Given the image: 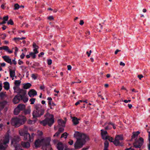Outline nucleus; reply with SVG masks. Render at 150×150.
Wrapping results in <instances>:
<instances>
[{"mask_svg":"<svg viewBox=\"0 0 150 150\" xmlns=\"http://www.w3.org/2000/svg\"><path fill=\"white\" fill-rule=\"evenodd\" d=\"M6 103H7L6 101H4L0 103V111L3 109Z\"/></svg>","mask_w":150,"mask_h":150,"instance_id":"b1692460","label":"nucleus"},{"mask_svg":"<svg viewBox=\"0 0 150 150\" xmlns=\"http://www.w3.org/2000/svg\"><path fill=\"white\" fill-rule=\"evenodd\" d=\"M0 65L2 67H5L6 66V63L4 62H3L0 63Z\"/></svg>","mask_w":150,"mask_h":150,"instance_id":"bf43d9fd","label":"nucleus"},{"mask_svg":"<svg viewBox=\"0 0 150 150\" xmlns=\"http://www.w3.org/2000/svg\"><path fill=\"white\" fill-rule=\"evenodd\" d=\"M91 50H90L89 52H88L87 51L86 52V53L88 54V57H89L91 54Z\"/></svg>","mask_w":150,"mask_h":150,"instance_id":"680f3d73","label":"nucleus"},{"mask_svg":"<svg viewBox=\"0 0 150 150\" xmlns=\"http://www.w3.org/2000/svg\"><path fill=\"white\" fill-rule=\"evenodd\" d=\"M20 67L22 70H23L24 69H25L27 67L24 66H21Z\"/></svg>","mask_w":150,"mask_h":150,"instance_id":"8fccbe9b","label":"nucleus"},{"mask_svg":"<svg viewBox=\"0 0 150 150\" xmlns=\"http://www.w3.org/2000/svg\"><path fill=\"white\" fill-rule=\"evenodd\" d=\"M88 139H80L78 138L76 143L74 144V147L75 149L80 148L82 147L84 144L86 140Z\"/></svg>","mask_w":150,"mask_h":150,"instance_id":"1a4fd4ad","label":"nucleus"},{"mask_svg":"<svg viewBox=\"0 0 150 150\" xmlns=\"http://www.w3.org/2000/svg\"><path fill=\"white\" fill-rule=\"evenodd\" d=\"M123 101L124 102L126 103H128V102H131V100H123Z\"/></svg>","mask_w":150,"mask_h":150,"instance_id":"052dcab7","label":"nucleus"},{"mask_svg":"<svg viewBox=\"0 0 150 150\" xmlns=\"http://www.w3.org/2000/svg\"><path fill=\"white\" fill-rule=\"evenodd\" d=\"M83 23H84V22L83 20L80 21V23H79V24L80 25H83Z\"/></svg>","mask_w":150,"mask_h":150,"instance_id":"69168bd1","label":"nucleus"},{"mask_svg":"<svg viewBox=\"0 0 150 150\" xmlns=\"http://www.w3.org/2000/svg\"><path fill=\"white\" fill-rule=\"evenodd\" d=\"M15 58H14V59H13L12 60V64H13L15 65H16L17 64V62L15 60Z\"/></svg>","mask_w":150,"mask_h":150,"instance_id":"37998d69","label":"nucleus"},{"mask_svg":"<svg viewBox=\"0 0 150 150\" xmlns=\"http://www.w3.org/2000/svg\"><path fill=\"white\" fill-rule=\"evenodd\" d=\"M8 16H6L3 17L4 20L6 21H8Z\"/></svg>","mask_w":150,"mask_h":150,"instance_id":"79ce46f5","label":"nucleus"},{"mask_svg":"<svg viewBox=\"0 0 150 150\" xmlns=\"http://www.w3.org/2000/svg\"><path fill=\"white\" fill-rule=\"evenodd\" d=\"M19 132L21 136L24 137V140H28L30 142L33 141L34 134H32L31 136L30 134L27 132L26 127H24L23 129H20L19 131Z\"/></svg>","mask_w":150,"mask_h":150,"instance_id":"20e7f679","label":"nucleus"},{"mask_svg":"<svg viewBox=\"0 0 150 150\" xmlns=\"http://www.w3.org/2000/svg\"><path fill=\"white\" fill-rule=\"evenodd\" d=\"M74 137H76L77 139L79 138L80 139H88V137L85 134L80 133L78 132H76L74 135Z\"/></svg>","mask_w":150,"mask_h":150,"instance_id":"9b49d317","label":"nucleus"},{"mask_svg":"<svg viewBox=\"0 0 150 150\" xmlns=\"http://www.w3.org/2000/svg\"><path fill=\"white\" fill-rule=\"evenodd\" d=\"M138 77L139 78V79L141 80V78L143 77V76L142 75H139L138 76Z\"/></svg>","mask_w":150,"mask_h":150,"instance_id":"6e6d98bb","label":"nucleus"},{"mask_svg":"<svg viewBox=\"0 0 150 150\" xmlns=\"http://www.w3.org/2000/svg\"><path fill=\"white\" fill-rule=\"evenodd\" d=\"M20 141V138L18 137H15L11 142V145L15 148V150H23L21 149L20 145L18 143Z\"/></svg>","mask_w":150,"mask_h":150,"instance_id":"6e6552de","label":"nucleus"},{"mask_svg":"<svg viewBox=\"0 0 150 150\" xmlns=\"http://www.w3.org/2000/svg\"><path fill=\"white\" fill-rule=\"evenodd\" d=\"M21 83V81L20 80H16L15 81L14 84L15 86H19L20 83Z\"/></svg>","mask_w":150,"mask_h":150,"instance_id":"7c9ffc66","label":"nucleus"},{"mask_svg":"<svg viewBox=\"0 0 150 150\" xmlns=\"http://www.w3.org/2000/svg\"><path fill=\"white\" fill-rule=\"evenodd\" d=\"M23 85V88L25 89H28L31 86V84L29 83H24Z\"/></svg>","mask_w":150,"mask_h":150,"instance_id":"5701e85b","label":"nucleus"},{"mask_svg":"<svg viewBox=\"0 0 150 150\" xmlns=\"http://www.w3.org/2000/svg\"><path fill=\"white\" fill-rule=\"evenodd\" d=\"M139 133L140 132L139 131L134 132L132 137V139H134L135 141L133 144V146L136 148H140L144 143V139L142 137H139L138 140L137 139L138 135Z\"/></svg>","mask_w":150,"mask_h":150,"instance_id":"f03ea898","label":"nucleus"},{"mask_svg":"<svg viewBox=\"0 0 150 150\" xmlns=\"http://www.w3.org/2000/svg\"><path fill=\"white\" fill-rule=\"evenodd\" d=\"M7 24L8 25H13V22L12 20L11 19L8 22Z\"/></svg>","mask_w":150,"mask_h":150,"instance_id":"e433bc0d","label":"nucleus"},{"mask_svg":"<svg viewBox=\"0 0 150 150\" xmlns=\"http://www.w3.org/2000/svg\"><path fill=\"white\" fill-rule=\"evenodd\" d=\"M123 135L122 134L116 135L114 141L113 140L112 142L113 144L116 146H121L123 145L122 140H123Z\"/></svg>","mask_w":150,"mask_h":150,"instance_id":"0eeeda50","label":"nucleus"},{"mask_svg":"<svg viewBox=\"0 0 150 150\" xmlns=\"http://www.w3.org/2000/svg\"><path fill=\"white\" fill-rule=\"evenodd\" d=\"M31 77L33 79L35 80L36 79L37 76L34 74H33L31 75Z\"/></svg>","mask_w":150,"mask_h":150,"instance_id":"58836bf2","label":"nucleus"},{"mask_svg":"<svg viewBox=\"0 0 150 150\" xmlns=\"http://www.w3.org/2000/svg\"><path fill=\"white\" fill-rule=\"evenodd\" d=\"M82 100H79V101H77L75 103V105H77L78 104H79L80 103L82 102Z\"/></svg>","mask_w":150,"mask_h":150,"instance_id":"49530a36","label":"nucleus"},{"mask_svg":"<svg viewBox=\"0 0 150 150\" xmlns=\"http://www.w3.org/2000/svg\"><path fill=\"white\" fill-rule=\"evenodd\" d=\"M13 89L14 90V92L18 93L19 91L20 88L19 86H15L13 87Z\"/></svg>","mask_w":150,"mask_h":150,"instance_id":"bb28decb","label":"nucleus"},{"mask_svg":"<svg viewBox=\"0 0 150 150\" xmlns=\"http://www.w3.org/2000/svg\"><path fill=\"white\" fill-rule=\"evenodd\" d=\"M10 72V77L12 78V79L13 80L14 79V77H16V76L15 75V71L14 70H12L11 69H9Z\"/></svg>","mask_w":150,"mask_h":150,"instance_id":"f3484780","label":"nucleus"},{"mask_svg":"<svg viewBox=\"0 0 150 150\" xmlns=\"http://www.w3.org/2000/svg\"><path fill=\"white\" fill-rule=\"evenodd\" d=\"M47 19L50 20H54V18H53V16H49V17H48L47 18Z\"/></svg>","mask_w":150,"mask_h":150,"instance_id":"09e8293b","label":"nucleus"},{"mask_svg":"<svg viewBox=\"0 0 150 150\" xmlns=\"http://www.w3.org/2000/svg\"><path fill=\"white\" fill-rule=\"evenodd\" d=\"M17 107L21 111L23 110L25 108V105L24 104H19Z\"/></svg>","mask_w":150,"mask_h":150,"instance_id":"cd10ccee","label":"nucleus"},{"mask_svg":"<svg viewBox=\"0 0 150 150\" xmlns=\"http://www.w3.org/2000/svg\"><path fill=\"white\" fill-rule=\"evenodd\" d=\"M31 109L29 107L27 109H26L24 111V113L25 115L29 114L31 112Z\"/></svg>","mask_w":150,"mask_h":150,"instance_id":"c85d7f7f","label":"nucleus"},{"mask_svg":"<svg viewBox=\"0 0 150 150\" xmlns=\"http://www.w3.org/2000/svg\"><path fill=\"white\" fill-rule=\"evenodd\" d=\"M33 50L34 52H31L30 53V56L32 57L33 58H35L36 57L35 54H37L38 53V52L37 50L38 48V47L35 43L33 44Z\"/></svg>","mask_w":150,"mask_h":150,"instance_id":"f8f14e48","label":"nucleus"},{"mask_svg":"<svg viewBox=\"0 0 150 150\" xmlns=\"http://www.w3.org/2000/svg\"><path fill=\"white\" fill-rule=\"evenodd\" d=\"M110 122H109L108 123V125L107 126L105 127V128L106 129H110L111 128V127H110V125H111V124H109Z\"/></svg>","mask_w":150,"mask_h":150,"instance_id":"4c0bfd02","label":"nucleus"},{"mask_svg":"<svg viewBox=\"0 0 150 150\" xmlns=\"http://www.w3.org/2000/svg\"><path fill=\"white\" fill-rule=\"evenodd\" d=\"M4 60L7 63L11 65L12 64V60L10 57L7 55H5L2 57Z\"/></svg>","mask_w":150,"mask_h":150,"instance_id":"ddd939ff","label":"nucleus"},{"mask_svg":"<svg viewBox=\"0 0 150 150\" xmlns=\"http://www.w3.org/2000/svg\"><path fill=\"white\" fill-rule=\"evenodd\" d=\"M120 65L121 66H125V64L124 63H123L122 62H121L120 63Z\"/></svg>","mask_w":150,"mask_h":150,"instance_id":"774afa93","label":"nucleus"},{"mask_svg":"<svg viewBox=\"0 0 150 150\" xmlns=\"http://www.w3.org/2000/svg\"><path fill=\"white\" fill-rule=\"evenodd\" d=\"M5 93H0V97L3 98L5 96Z\"/></svg>","mask_w":150,"mask_h":150,"instance_id":"864d4df0","label":"nucleus"},{"mask_svg":"<svg viewBox=\"0 0 150 150\" xmlns=\"http://www.w3.org/2000/svg\"><path fill=\"white\" fill-rule=\"evenodd\" d=\"M68 134L67 133L65 132L62 134L61 138H64L65 139H66L67 138Z\"/></svg>","mask_w":150,"mask_h":150,"instance_id":"72a5a7b5","label":"nucleus"},{"mask_svg":"<svg viewBox=\"0 0 150 150\" xmlns=\"http://www.w3.org/2000/svg\"><path fill=\"white\" fill-rule=\"evenodd\" d=\"M57 147L59 150H62L64 149V146L62 143L59 142L57 144Z\"/></svg>","mask_w":150,"mask_h":150,"instance_id":"6ab92c4d","label":"nucleus"},{"mask_svg":"<svg viewBox=\"0 0 150 150\" xmlns=\"http://www.w3.org/2000/svg\"><path fill=\"white\" fill-rule=\"evenodd\" d=\"M109 124H111V125L112 126L113 128L114 129H115L116 128L114 124L111 122Z\"/></svg>","mask_w":150,"mask_h":150,"instance_id":"de8ad7c7","label":"nucleus"},{"mask_svg":"<svg viewBox=\"0 0 150 150\" xmlns=\"http://www.w3.org/2000/svg\"><path fill=\"white\" fill-rule=\"evenodd\" d=\"M20 100V95H18L14 97L13 100V102L14 104H16L18 103Z\"/></svg>","mask_w":150,"mask_h":150,"instance_id":"2eb2a0df","label":"nucleus"},{"mask_svg":"<svg viewBox=\"0 0 150 150\" xmlns=\"http://www.w3.org/2000/svg\"><path fill=\"white\" fill-rule=\"evenodd\" d=\"M40 88L41 90H43L45 88L44 85H42L40 86Z\"/></svg>","mask_w":150,"mask_h":150,"instance_id":"338daca9","label":"nucleus"},{"mask_svg":"<svg viewBox=\"0 0 150 150\" xmlns=\"http://www.w3.org/2000/svg\"><path fill=\"white\" fill-rule=\"evenodd\" d=\"M58 122L59 125L63 127H64L65 126V122L62 120L61 119H59L58 120Z\"/></svg>","mask_w":150,"mask_h":150,"instance_id":"aec40b11","label":"nucleus"},{"mask_svg":"<svg viewBox=\"0 0 150 150\" xmlns=\"http://www.w3.org/2000/svg\"><path fill=\"white\" fill-rule=\"evenodd\" d=\"M18 93L20 94V95H25V94L26 93V92L24 90L20 88Z\"/></svg>","mask_w":150,"mask_h":150,"instance_id":"a878e982","label":"nucleus"},{"mask_svg":"<svg viewBox=\"0 0 150 150\" xmlns=\"http://www.w3.org/2000/svg\"><path fill=\"white\" fill-rule=\"evenodd\" d=\"M23 26H25L26 27H28V25L25 22L23 24Z\"/></svg>","mask_w":150,"mask_h":150,"instance_id":"5fc2aeb1","label":"nucleus"},{"mask_svg":"<svg viewBox=\"0 0 150 150\" xmlns=\"http://www.w3.org/2000/svg\"><path fill=\"white\" fill-rule=\"evenodd\" d=\"M60 133L58 131L56 132L54 135V137H58Z\"/></svg>","mask_w":150,"mask_h":150,"instance_id":"3c124183","label":"nucleus"},{"mask_svg":"<svg viewBox=\"0 0 150 150\" xmlns=\"http://www.w3.org/2000/svg\"><path fill=\"white\" fill-rule=\"evenodd\" d=\"M67 69L68 70H70L71 69V67L70 65H68L67 66Z\"/></svg>","mask_w":150,"mask_h":150,"instance_id":"4d7b16f0","label":"nucleus"},{"mask_svg":"<svg viewBox=\"0 0 150 150\" xmlns=\"http://www.w3.org/2000/svg\"><path fill=\"white\" fill-rule=\"evenodd\" d=\"M37 94V92L34 89L30 90L28 93V95L30 97H33Z\"/></svg>","mask_w":150,"mask_h":150,"instance_id":"4468645a","label":"nucleus"},{"mask_svg":"<svg viewBox=\"0 0 150 150\" xmlns=\"http://www.w3.org/2000/svg\"><path fill=\"white\" fill-rule=\"evenodd\" d=\"M4 88L7 90H8L9 88V84L8 82H5L4 83Z\"/></svg>","mask_w":150,"mask_h":150,"instance_id":"393cba45","label":"nucleus"},{"mask_svg":"<svg viewBox=\"0 0 150 150\" xmlns=\"http://www.w3.org/2000/svg\"><path fill=\"white\" fill-rule=\"evenodd\" d=\"M21 145L23 148H28L30 147V144L28 142H22Z\"/></svg>","mask_w":150,"mask_h":150,"instance_id":"dca6fc26","label":"nucleus"},{"mask_svg":"<svg viewBox=\"0 0 150 150\" xmlns=\"http://www.w3.org/2000/svg\"><path fill=\"white\" fill-rule=\"evenodd\" d=\"M18 51V48L16 47L15 48V52H14L16 56L17 55V52Z\"/></svg>","mask_w":150,"mask_h":150,"instance_id":"a18cd8bd","label":"nucleus"},{"mask_svg":"<svg viewBox=\"0 0 150 150\" xmlns=\"http://www.w3.org/2000/svg\"><path fill=\"white\" fill-rule=\"evenodd\" d=\"M35 109L33 113V118L39 117L43 114L44 110L41 105H36Z\"/></svg>","mask_w":150,"mask_h":150,"instance_id":"423d86ee","label":"nucleus"},{"mask_svg":"<svg viewBox=\"0 0 150 150\" xmlns=\"http://www.w3.org/2000/svg\"><path fill=\"white\" fill-rule=\"evenodd\" d=\"M18 63L19 65H21L22 64L23 62L20 59H19L18 60Z\"/></svg>","mask_w":150,"mask_h":150,"instance_id":"c03bdc74","label":"nucleus"},{"mask_svg":"<svg viewBox=\"0 0 150 150\" xmlns=\"http://www.w3.org/2000/svg\"><path fill=\"white\" fill-rule=\"evenodd\" d=\"M35 98H32L30 99L29 100L30 102V104H33L35 102Z\"/></svg>","mask_w":150,"mask_h":150,"instance_id":"f704fd0d","label":"nucleus"},{"mask_svg":"<svg viewBox=\"0 0 150 150\" xmlns=\"http://www.w3.org/2000/svg\"><path fill=\"white\" fill-rule=\"evenodd\" d=\"M3 50H5L9 54H11L13 52V51L12 50H10L9 47L6 46H3Z\"/></svg>","mask_w":150,"mask_h":150,"instance_id":"412c9836","label":"nucleus"},{"mask_svg":"<svg viewBox=\"0 0 150 150\" xmlns=\"http://www.w3.org/2000/svg\"><path fill=\"white\" fill-rule=\"evenodd\" d=\"M68 143L70 145H72L73 144V141L72 140H70L68 142Z\"/></svg>","mask_w":150,"mask_h":150,"instance_id":"603ef678","label":"nucleus"},{"mask_svg":"<svg viewBox=\"0 0 150 150\" xmlns=\"http://www.w3.org/2000/svg\"><path fill=\"white\" fill-rule=\"evenodd\" d=\"M26 120V118L24 116H22L19 117H15L11 120V123L16 127H18L24 124Z\"/></svg>","mask_w":150,"mask_h":150,"instance_id":"7ed1b4c3","label":"nucleus"},{"mask_svg":"<svg viewBox=\"0 0 150 150\" xmlns=\"http://www.w3.org/2000/svg\"><path fill=\"white\" fill-rule=\"evenodd\" d=\"M21 110L17 107L15 109L14 111V114L15 115H18L20 112Z\"/></svg>","mask_w":150,"mask_h":150,"instance_id":"c756f323","label":"nucleus"},{"mask_svg":"<svg viewBox=\"0 0 150 150\" xmlns=\"http://www.w3.org/2000/svg\"><path fill=\"white\" fill-rule=\"evenodd\" d=\"M104 149H107L109 146V143L108 142L106 141H105L104 143Z\"/></svg>","mask_w":150,"mask_h":150,"instance_id":"2f4dec72","label":"nucleus"},{"mask_svg":"<svg viewBox=\"0 0 150 150\" xmlns=\"http://www.w3.org/2000/svg\"><path fill=\"white\" fill-rule=\"evenodd\" d=\"M64 131V129L63 128H60L59 129L58 132L60 133L63 132Z\"/></svg>","mask_w":150,"mask_h":150,"instance_id":"a19ab883","label":"nucleus"},{"mask_svg":"<svg viewBox=\"0 0 150 150\" xmlns=\"http://www.w3.org/2000/svg\"><path fill=\"white\" fill-rule=\"evenodd\" d=\"M71 118L73 123L74 125H76L79 124V121L80 120L79 119H78L75 117H72Z\"/></svg>","mask_w":150,"mask_h":150,"instance_id":"a211bd4d","label":"nucleus"},{"mask_svg":"<svg viewBox=\"0 0 150 150\" xmlns=\"http://www.w3.org/2000/svg\"><path fill=\"white\" fill-rule=\"evenodd\" d=\"M101 135L102 138L104 140L108 139L110 142H112L113 138L108 134L107 132L103 129L101 130Z\"/></svg>","mask_w":150,"mask_h":150,"instance_id":"9d476101","label":"nucleus"},{"mask_svg":"<svg viewBox=\"0 0 150 150\" xmlns=\"http://www.w3.org/2000/svg\"><path fill=\"white\" fill-rule=\"evenodd\" d=\"M20 96L21 100H23L24 102H26L28 101V99L25 95H20Z\"/></svg>","mask_w":150,"mask_h":150,"instance_id":"4be33fe9","label":"nucleus"},{"mask_svg":"<svg viewBox=\"0 0 150 150\" xmlns=\"http://www.w3.org/2000/svg\"><path fill=\"white\" fill-rule=\"evenodd\" d=\"M47 63L48 65H51L52 63V60L50 59H47Z\"/></svg>","mask_w":150,"mask_h":150,"instance_id":"ea45409f","label":"nucleus"},{"mask_svg":"<svg viewBox=\"0 0 150 150\" xmlns=\"http://www.w3.org/2000/svg\"><path fill=\"white\" fill-rule=\"evenodd\" d=\"M25 56V55L23 53L22 54L20 55V57L21 59H23Z\"/></svg>","mask_w":150,"mask_h":150,"instance_id":"13d9d810","label":"nucleus"},{"mask_svg":"<svg viewBox=\"0 0 150 150\" xmlns=\"http://www.w3.org/2000/svg\"><path fill=\"white\" fill-rule=\"evenodd\" d=\"M14 9L15 10L18 9L20 8V6L17 4H16L14 5Z\"/></svg>","mask_w":150,"mask_h":150,"instance_id":"c9c22d12","label":"nucleus"},{"mask_svg":"<svg viewBox=\"0 0 150 150\" xmlns=\"http://www.w3.org/2000/svg\"><path fill=\"white\" fill-rule=\"evenodd\" d=\"M36 121V120H29L28 121V123L29 124H34Z\"/></svg>","mask_w":150,"mask_h":150,"instance_id":"473e14b6","label":"nucleus"},{"mask_svg":"<svg viewBox=\"0 0 150 150\" xmlns=\"http://www.w3.org/2000/svg\"><path fill=\"white\" fill-rule=\"evenodd\" d=\"M45 119L42 121H40V123L43 126L47 124L49 126H51L54 122L53 115L47 113L45 115Z\"/></svg>","mask_w":150,"mask_h":150,"instance_id":"39448f33","label":"nucleus"},{"mask_svg":"<svg viewBox=\"0 0 150 150\" xmlns=\"http://www.w3.org/2000/svg\"><path fill=\"white\" fill-rule=\"evenodd\" d=\"M50 140L49 137L37 140L35 142V146L38 147L41 146L42 149L44 150H52L50 144Z\"/></svg>","mask_w":150,"mask_h":150,"instance_id":"f257e3e1","label":"nucleus"},{"mask_svg":"<svg viewBox=\"0 0 150 150\" xmlns=\"http://www.w3.org/2000/svg\"><path fill=\"white\" fill-rule=\"evenodd\" d=\"M56 105V104H54L53 102L52 103V104L51 105L50 108H53L52 107V106H54Z\"/></svg>","mask_w":150,"mask_h":150,"instance_id":"0e129e2a","label":"nucleus"},{"mask_svg":"<svg viewBox=\"0 0 150 150\" xmlns=\"http://www.w3.org/2000/svg\"><path fill=\"white\" fill-rule=\"evenodd\" d=\"M38 134L39 135H41L42 134V132L41 131H38Z\"/></svg>","mask_w":150,"mask_h":150,"instance_id":"e2e57ef3","label":"nucleus"}]
</instances>
